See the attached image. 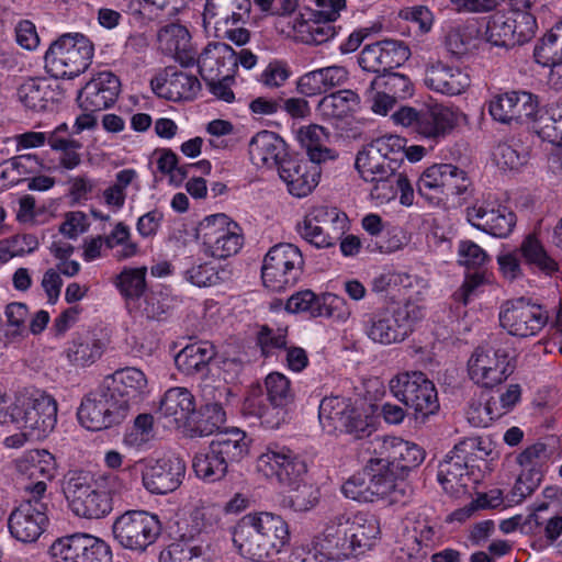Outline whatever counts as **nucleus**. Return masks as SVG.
Here are the masks:
<instances>
[{
	"instance_id": "dca6fc26",
	"label": "nucleus",
	"mask_w": 562,
	"mask_h": 562,
	"mask_svg": "<svg viewBox=\"0 0 562 562\" xmlns=\"http://www.w3.org/2000/svg\"><path fill=\"white\" fill-rule=\"evenodd\" d=\"M71 512L81 518L99 519L112 510V498L88 475H72L65 487Z\"/></svg>"
},
{
	"instance_id": "393cba45",
	"label": "nucleus",
	"mask_w": 562,
	"mask_h": 562,
	"mask_svg": "<svg viewBox=\"0 0 562 562\" xmlns=\"http://www.w3.org/2000/svg\"><path fill=\"white\" fill-rule=\"evenodd\" d=\"M465 114L454 105L431 103L420 109L417 135L438 143L465 121Z\"/></svg>"
},
{
	"instance_id": "5701e85b",
	"label": "nucleus",
	"mask_w": 562,
	"mask_h": 562,
	"mask_svg": "<svg viewBox=\"0 0 562 562\" xmlns=\"http://www.w3.org/2000/svg\"><path fill=\"white\" fill-rule=\"evenodd\" d=\"M520 473L510 491L509 504H520L540 484L548 469L550 452L542 442L527 447L517 456Z\"/></svg>"
},
{
	"instance_id": "c756f323",
	"label": "nucleus",
	"mask_w": 562,
	"mask_h": 562,
	"mask_svg": "<svg viewBox=\"0 0 562 562\" xmlns=\"http://www.w3.org/2000/svg\"><path fill=\"white\" fill-rule=\"evenodd\" d=\"M423 81L429 90L449 97L462 94L471 85L464 68L439 60L426 65Z\"/></svg>"
},
{
	"instance_id": "680f3d73",
	"label": "nucleus",
	"mask_w": 562,
	"mask_h": 562,
	"mask_svg": "<svg viewBox=\"0 0 562 562\" xmlns=\"http://www.w3.org/2000/svg\"><path fill=\"white\" fill-rule=\"evenodd\" d=\"M191 0H133L131 10L150 18H171L183 10Z\"/></svg>"
},
{
	"instance_id": "6e6d98bb",
	"label": "nucleus",
	"mask_w": 562,
	"mask_h": 562,
	"mask_svg": "<svg viewBox=\"0 0 562 562\" xmlns=\"http://www.w3.org/2000/svg\"><path fill=\"white\" fill-rule=\"evenodd\" d=\"M158 42L164 52L175 55L178 59L193 60L191 55V35L180 24H168L158 33Z\"/></svg>"
},
{
	"instance_id": "052dcab7",
	"label": "nucleus",
	"mask_w": 562,
	"mask_h": 562,
	"mask_svg": "<svg viewBox=\"0 0 562 562\" xmlns=\"http://www.w3.org/2000/svg\"><path fill=\"white\" fill-rule=\"evenodd\" d=\"M341 560L336 549L325 547L324 531L310 543L293 548L290 562H334Z\"/></svg>"
},
{
	"instance_id": "6e6552de",
	"label": "nucleus",
	"mask_w": 562,
	"mask_h": 562,
	"mask_svg": "<svg viewBox=\"0 0 562 562\" xmlns=\"http://www.w3.org/2000/svg\"><path fill=\"white\" fill-rule=\"evenodd\" d=\"M391 394L414 413L416 422L425 423L439 412L437 389L420 371H404L389 382Z\"/></svg>"
},
{
	"instance_id": "bb28decb",
	"label": "nucleus",
	"mask_w": 562,
	"mask_h": 562,
	"mask_svg": "<svg viewBox=\"0 0 562 562\" xmlns=\"http://www.w3.org/2000/svg\"><path fill=\"white\" fill-rule=\"evenodd\" d=\"M368 473L370 480V503L384 502L389 505L403 501L404 481L400 480L383 457L370 456L368 458Z\"/></svg>"
},
{
	"instance_id": "13d9d810",
	"label": "nucleus",
	"mask_w": 562,
	"mask_h": 562,
	"mask_svg": "<svg viewBox=\"0 0 562 562\" xmlns=\"http://www.w3.org/2000/svg\"><path fill=\"white\" fill-rule=\"evenodd\" d=\"M355 166L360 177L367 182L386 177L395 169L370 143L359 150Z\"/></svg>"
},
{
	"instance_id": "39448f33",
	"label": "nucleus",
	"mask_w": 562,
	"mask_h": 562,
	"mask_svg": "<svg viewBox=\"0 0 562 562\" xmlns=\"http://www.w3.org/2000/svg\"><path fill=\"white\" fill-rule=\"evenodd\" d=\"M424 315L423 306L413 302H406L403 306H387L366 314L362 330L373 344L396 345L409 337Z\"/></svg>"
},
{
	"instance_id": "7ed1b4c3",
	"label": "nucleus",
	"mask_w": 562,
	"mask_h": 562,
	"mask_svg": "<svg viewBox=\"0 0 562 562\" xmlns=\"http://www.w3.org/2000/svg\"><path fill=\"white\" fill-rule=\"evenodd\" d=\"M324 540L341 560L364 557L380 543V520L367 510L336 515L324 529Z\"/></svg>"
},
{
	"instance_id": "9d476101",
	"label": "nucleus",
	"mask_w": 562,
	"mask_h": 562,
	"mask_svg": "<svg viewBox=\"0 0 562 562\" xmlns=\"http://www.w3.org/2000/svg\"><path fill=\"white\" fill-rule=\"evenodd\" d=\"M195 236L202 251L215 259L236 255L244 244L240 226L224 213L203 217L198 224Z\"/></svg>"
},
{
	"instance_id": "a19ab883",
	"label": "nucleus",
	"mask_w": 562,
	"mask_h": 562,
	"mask_svg": "<svg viewBox=\"0 0 562 562\" xmlns=\"http://www.w3.org/2000/svg\"><path fill=\"white\" fill-rule=\"evenodd\" d=\"M250 0H206L203 21L205 25L214 23L215 31H222V25L244 24L250 13Z\"/></svg>"
},
{
	"instance_id": "f3484780",
	"label": "nucleus",
	"mask_w": 562,
	"mask_h": 562,
	"mask_svg": "<svg viewBox=\"0 0 562 562\" xmlns=\"http://www.w3.org/2000/svg\"><path fill=\"white\" fill-rule=\"evenodd\" d=\"M125 415L124 404H120L103 384L83 397L77 412L80 425L91 431L120 424Z\"/></svg>"
},
{
	"instance_id": "de8ad7c7",
	"label": "nucleus",
	"mask_w": 562,
	"mask_h": 562,
	"mask_svg": "<svg viewBox=\"0 0 562 562\" xmlns=\"http://www.w3.org/2000/svg\"><path fill=\"white\" fill-rule=\"evenodd\" d=\"M326 206H312L296 224L297 234L316 248L333 247V238L329 237V232L319 225L326 224Z\"/></svg>"
},
{
	"instance_id": "7c9ffc66",
	"label": "nucleus",
	"mask_w": 562,
	"mask_h": 562,
	"mask_svg": "<svg viewBox=\"0 0 562 562\" xmlns=\"http://www.w3.org/2000/svg\"><path fill=\"white\" fill-rule=\"evenodd\" d=\"M102 384L114 394L120 404H124L125 412L131 404L138 403L149 393L145 373L135 367L116 370Z\"/></svg>"
},
{
	"instance_id": "4be33fe9",
	"label": "nucleus",
	"mask_w": 562,
	"mask_h": 562,
	"mask_svg": "<svg viewBox=\"0 0 562 562\" xmlns=\"http://www.w3.org/2000/svg\"><path fill=\"white\" fill-rule=\"evenodd\" d=\"M493 120L503 124H527L533 130L540 109L535 95L525 91L494 94L488 101Z\"/></svg>"
},
{
	"instance_id": "412c9836",
	"label": "nucleus",
	"mask_w": 562,
	"mask_h": 562,
	"mask_svg": "<svg viewBox=\"0 0 562 562\" xmlns=\"http://www.w3.org/2000/svg\"><path fill=\"white\" fill-rule=\"evenodd\" d=\"M49 553L55 562H112V551L105 541L81 532L55 540Z\"/></svg>"
},
{
	"instance_id": "f704fd0d",
	"label": "nucleus",
	"mask_w": 562,
	"mask_h": 562,
	"mask_svg": "<svg viewBox=\"0 0 562 562\" xmlns=\"http://www.w3.org/2000/svg\"><path fill=\"white\" fill-rule=\"evenodd\" d=\"M459 446L448 453L438 468V481L442 488L450 495L459 497L474 487L476 480L461 456L458 454Z\"/></svg>"
},
{
	"instance_id": "8fccbe9b",
	"label": "nucleus",
	"mask_w": 562,
	"mask_h": 562,
	"mask_svg": "<svg viewBox=\"0 0 562 562\" xmlns=\"http://www.w3.org/2000/svg\"><path fill=\"white\" fill-rule=\"evenodd\" d=\"M215 350L209 341H198L182 348L175 357L179 371L187 375L204 371L214 358Z\"/></svg>"
},
{
	"instance_id": "4c0bfd02",
	"label": "nucleus",
	"mask_w": 562,
	"mask_h": 562,
	"mask_svg": "<svg viewBox=\"0 0 562 562\" xmlns=\"http://www.w3.org/2000/svg\"><path fill=\"white\" fill-rule=\"evenodd\" d=\"M196 64L203 80L217 79L237 68L236 53L225 43H209L199 55Z\"/></svg>"
},
{
	"instance_id": "3c124183",
	"label": "nucleus",
	"mask_w": 562,
	"mask_h": 562,
	"mask_svg": "<svg viewBox=\"0 0 562 562\" xmlns=\"http://www.w3.org/2000/svg\"><path fill=\"white\" fill-rule=\"evenodd\" d=\"M479 33L475 21L452 22L446 32V48L454 56H463L476 47Z\"/></svg>"
},
{
	"instance_id": "58836bf2",
	"label": "nucleus",
	"mask_w": 562,
	"mask_h": 562,
	"mask_svg": "<svg viewBox=\"0 0 562 562\" xmlns=\"http://www.w3.org/2000/svg\"><path fill=\"white\" fill-rule=\"evenodd\" d=\"M359 95L349 89L338 90L324 95L315 108L316 115L331 125L346 122L358 110Z\"/></svg>"
},
{
	"instance_id": "ea45409f",
	"label": "nucleus",
	"mask_w": 562,
	"mask_h": 562,
	"mask_svg": "<svg viewBox=\"0 0 562 562\" xmlns=\"http://www.w3.org/2000/svg\"><path fill=\"white\" fill-rule=\"evenodd\" d=\"M536 61L550 67L549 80L555 89H562V22L552 27L535 47Z\"/></svg>"
},
{
	"instance_id": "a211bd4d",
	"label": "nucleus",
	"mask_w": 562,
	"mask_h": 562,
	"mask_svg": "<svg viewBox=\"0 0 562 562\" xmlns=\"http://www.w3.org/2000/svg\"><path fill=\"white\" fill-rule=\"evenodd\" d=\"M464 170L452 164H436L423 171L417 190L432 205H438L450 195H460L467 190Z\"/></svg>"
},
{
	"instance_id": "49530a36",
	"label": "nucleus",
	"mask_w": 562,
	"mask_h": 562,
	"mask_svg": "<svg viewBox=\"0 0 562 562\" xmlns=\"http://www.w3.org/2000/svg\"><path fill=\"white\" fill-rule=\"evenodd\" d=\"M329 134L318 124L302 126L296 131V139L306 149L310 160L316 164L336 158L335 150L327 147Z\"/></svg>"
},
{
	"instance_id": "9b49d317",
	"label": "nucleus",
	"mask_w": 562,
	"mask_h": 562,
	"mask_svg": "<svg viewBox=\"0 0 562 562\" xmlns=\"http://www.w3.org/2000/svg\"><path fill=\"white\" fill-rule=\"evenodd\" d=\"M537 31L532 13L514 8L490 15L485 25V41L492 46L508 47L530 41Z\"/></svg>"
},
{
	"instance_id": "0eeeda50",
	"label": "nucleus",
	"mask_w": 562,
	"mask_h": 562,
	"mask_svg": "<svg viewBox=\"0 0 562 562\" xmlns=\"http://www.w3.org/2000/svg\"><path fill=\"white\" fill-rule=\"evenodd\" d=\"M318 418L324 431H346L357 438L369 436L374 425L370 406L341 396L324 397Z\"/></svg>"
},
{
	"instance_id": "a878e982",
	"label": "nucleus",
	"mask_w": 562,
	"mask_h": 562,
	"mask_svg": "<svg viewBox=\"0 0 562 562\" xmlns=\"http://www.w3.org/2000/svg\"><path fill=\"white\" fill-rule=\"evenodd\" d=\"M195 408V397L191 391L175 386L161 396L157 414L165 427L179 429L188 435Z\"/></svg>"
},
{
	"instance_id": "1a4fd4ad",
	"label": "nucleus",
	"mask_w": 562,
	"mask_h": 562,
	"mask_svg": "<svg viewBox=\"0 0 562 562\" xmlns=\"http://www.w3.org/2000/svg\"><path fill=\"white\" fill-rule=\"evenodd\" d=\"M11 418L19 428L30 429L36 440L43 439L57 424V403L45 391L27 389L16 397Z\"/></svg>"
},
{
	"instance_id": "f8f14e48",
	"label": "nucleus",
	"mask_w": 562,
	"mask_h": 562,
	"mask_svg": "<svg viewBox=\"0 0 562 562\" xmlns=\"http://www.w3.org/2000/svg\"><path fill=\"white\" fill-rule=\"evenodd\" d=\"M303 265L304 259L299 247L288 243L274 245L263 259L262 282L272 291H282L297 282Z\"/></svg>"
},
{
	"instance_id": "aec40b11",
	"label": "nucleus",
	"mask_w": 562,
	"mask_h": 562,
	"mask_svg": "<svg viewBox=\"0 0 562 562\" xmlns=\"http://www.w3.org/2000/svg\"><path fill=\"white\" fill-rule=\"evenodd\" d=\"M49 526L48 506L43 496L30 495L16 506L8 518L12 538L22 543H34Z\"/></svg>"
},
{
	"instance_id": "20e7f679",
	"label": "nucleus",
	"mask_w": 562,
	"mask_h": 562,
	"mask_svg": "<svg viewBox=\"0 0 562 562\" xmlns=\"http://www.w3.org/2000/svg\"><path fill=\"white\" fill-rule=\"evenodd\" d=\"M251 440L245 431L231 428L212 440L209 447L196 452L192 469L198 479L205 483H215L225 477L228 464L244 459Z\"/></svg>"
},
{
	"instance_id": "e433bc0d",
	"label": "nucleus",
	"mask_w": 562,
	"mask_h": 562,
	"mask_svg": "<svg viewBox=\"0 0 562 562\" xmlns=\"http://www.w3.org/2000/svg\"><path fill=\"white\" fill-rule=\"evenodd\" d=\"M346 67L333 65L317 68L300 76L296 80V91L303 97L312 98L340 87L348 80Z\"/></svg>"
},
{
	"instance_id": "4468645a",
	"label": "nucleus",
	"mask_w": 562,
	"mask_h": 562,
	"mask_svg": "<svg viewBox=\"0 0 562 562\" xmlns=\"http://www.w3.org/2000/svg\"><path fill=\"white\" fill-rule=\"evenodd\" d=\"M133 467L140 473L144 488L156 495L176 491L182 484L186 474V463L176 456L142 458L134 461Z\"/></svg>"
},
{
	"instance_id": "4d7b16f0",
	"label": "nucleus",
	"mask_w": 562,
	"mask_h": 562,
	"mask_svg": "<svg viewBox=\"0 0 562 562\" xmlns=\"http://www.w3.org/2000/svg\"><path fill=\"white\" fill-rule=\"evenodd\" d=\"M533 132L543 142L562 147V103H552L540 110Z\"/></svg>"
},
{
	"instance_id": "b1692460",
	"label": "nucleus",
	"mask_w": 562,
	"mask_h": 562,
	"mask_svg": "<svg viewBox=\"0 0 562 562\" xmlns=\"http://www.w3.org/2000/svg\"><path fill=\"white\" fill-rule=\"evenodd\" d=\"M469 224L496 238H506L516 225V215L496 199L477 200L467 209Z\"/></svg>"
},
{
	"instance_id": "774afa93",
	"label": "nucleus",
	"mask_w": 562,
	"mask_h": 562,
	"mask_svg": "<svg viewBox=\"0 0 562 562\" xmlns=\"http://www.w3.org/2000/svg\"><path fill=\"white\" fill-rule=\"evenodd\" d=\"M265 386L268 400L273 406H285L293 398L291 382L283 373H269L265 379Z\"/></svg>"
},
{
	"instance_id": "338daca9",
	"label": "nucleus",
	"mask_w": 562,
	"mask_h": 562,
	"mask_svg": "<svg viewBox=\"0 0 562 562\" xmlns=\"http://www.w3.org/2000/svg\"><path fill=\"white\" fill-rule=\"evenodd\" d=\"M366 465L362 471H359L348 477L341 485V493L346 498L358 503H370V480L368 473V459L362 457Z\"/></svg>"
},
{
	"instance_id": "cd10ccee",
	"label": "nucleus",
	"mask_w": 562,
	"mask_h": 562,
	"mask_svg": "<svg viewBox=\"0 0 562 562\" xmlns=\"http://www.w3.org/2000/svg\"><path fill=\"white\" fill-rule=\"evenodd\" d=\"M362 448L374 452L379 449V456L383 457L391 464L401 470H411L417 468L425 459L424 449L417 443L404 440L400 437H374L369 441L361 443Z\"/></svg>"
},
{
	"instance_id": "37998d69",
	"label": "nucleus",
	"mask_w": 562,
	"mask_h": 562,
	"mask_svg": "<svg viewBox=\"0 0 562 562\" xmlns=\"http://www.w3.org/2000/svg\"><path fill=\"white\" fill-rule=\"evenodd\" d=\"M374 186L370 191L372 202L380 206L390 203L400 196L403 206H411L414 203V189L404 173L392 170L391 175L373 181Z\"/></svg>"
},
{
	"instance_id": "a18cd8bd",
	"label": "nucleus",
	"mask_w": 562,
	"mask_h": 562,
	"mask_svg": "<svg viewBox=\"0 0 562 562\" xmlns=\"http://www.w3.org/2000/svg\"><path fill=\"white\" fill-rule=\"evenodd\" d=\"M517 249L522 262L532 272L552 277L559 271V262L535 233L526 235Z\"/></svg>"
},
{
	"instance_id": "e2e57ef3",
	"label": "nucleus",
	"mask_w": 562,
	"mask_h": 562,
	"mask_svg": "<svg viewBox=\"0 0 562 562\" xmlns=\"http://www.w3.org/2000/svg\"><path fill=\"white\" fill-rule=\"evenodd\" d=\"M105 246L115 250L119 259H127L137 255L139 247L131 237L130 227L123 222L115 224L113 229L105 236Z\"/></svg>"
},
{
	"instance_id": "c03bdc74",
	"label": "nucleus",
	"mask_w": 562,
	"mask_h": 562,
	"mask_svg": "<svg viewBox=\"0 0 562 562\" xmlns=\"http://www.w3.org/2000/svg\"><path fill=\"white\" fill-rule=\"evenodd\" d=\"M402 288L407 302L422 301L428 292V281L417 274L406 272L385 271L374 278L372 290L376 293Z\"/></svg>"
},
{
	"instance_id": "f257e3e1",
	"label": "nucleus",
	"mask_w": 562,
	"mask_h": 562,
	"mask_svg": "<svg viewBox=\"0 0 562 562\" xmlns=\"http://www.w3.org/2000/svg\"><path fill=\"white\" fill-rule=\"evenodd\" d=\"M257 473L270 482H277L290 491V506L296 512L311 509L317 497L312 486L304 484L307 467L302 457L285 445H266L256 460Z\"/></svg>"
},
{
	"instance_id": "603ef678",
	"label": "nucleus",
	"mask_w": 562,
	"mask_h": 562,
	"mask_svg": "<svg viewBox=\"0 0 562 562\" xmlns=\"http://www.w3.org/2000/svg\"><path fill=\"white\" fill-rule=\"evenodd\" d=\"M55 92L43 78H30L18 89L19 101L29 110L41 112L54 103Z\"/></svg>"
},
{
	"instance_id": "ddd939ff",
	"label": "nucleus",
	"mask_w": 562,
	"mask_h": 562,
	"mask_svg": "<svg viewBox=\"0 0 562 562\" xmlns=\"http://www.w3.org/2000/svg\"><path fill=\"white\" fill-rule=\"evenodd\" d=\"M114 539L125 549L144 552L161 531L158 517L146 510H127L112 526Z\"/></svg>"
},
{
	"instance_id": "79ce46f5",
	"label": "nucleus",
	"mask_w": 562,
	"mask_h": 562,
	"mask_svg": "<svg viewBox=\"0 0 562 562\" xmlns=\"http://www.w3.org/2000/svg\"><path fill=\"white\" fill-rule=\"evenodd\" d=\"M232 391L228 386L218 389V394L214 396L215 402L207 403L194 412V417L190 426L188 436L204 437L220 430L226 423V412L223 408L222 398L227 401Z\"/></svg>"
},
{
	"instance_id": "423d86ee",
	"label": "nucleus",
	"mask_w": 562,
	"mask_h": 562,
	"mask_svg": "<svg viewBox=\"0 0 562 562\" xmlns=\"http://www.w3.org/2000/svg\"><path fill=\"white\" fill-rule=\"evenodd\" d=\"M94 45L85 34L65 33L54 41L45 54V68L56 79H71L92 63Z\"/></svg>"
},
{
	"instance_id": "09e8293b",
	"label": "nucleus",
	"mask_w": 562,
	"mask_h": 562,
	"mask_svg": "<svg viewBox=\"0 0 562 562\" xmlns=\"http://www.w3.org/2000/svg\"><path fill=\"white\" fill-rule=\"evenodd\" d=\"M106 340L97 333H89L74 339L65 350L66 358L75 366L94 363L104 352Z\"/></svg>"
},
{
	"instance_id": "f03ea898",
	"label": "nucleus",
	"mask_w": 562,
	"mask_h": 562,
	"mask_svg": "<svg viewBox=\"0 0 562 562\" xmlns=\"http://www.w3.org/2000/svg\"><path fill=\"white\" fill-rule=\"evenodd\" d=\"M233 542L244 558L262 561L288 547L289 525L280 515L273 513H250L235 526Z\"/></svg>"
},
{
	"instance_id": "c85d7f7f",
	"label": "nucleus",
	"mask_w": 562,
	"mask_h": 562,
	"mask_svg": "<svg viewBox=\"0 0 562 562\" xmlns=\"http://www.w3.org/2000/svg\"><path fill=\"white\" fill-rule=\"evenodd\" d=\"M411 56L409 47L402 41L384 40L364 46L358 63L370 72H380L402 66Z\"/></svg>"
},
{
	"instance_id": "bf43d9fd",
	"label": "nucleus",
	"mask_w": 562,
	"mask_h": 562,
	"mask_svg": "<svg viewBox=\"0 0 562 562\" xmlns=\"http://www.w3.org/2000/svg\"><path fill=\"white\" fill-rule=\"evenodd\" d=\"M155 437L154 417L150 414H139L133 424L126 428L122 443L130 450L139 452L149 448Z\"/></svg>"
},
{
	"instance_id": "5fc2aeb1",
	"label": "nucleus",
	"mask_w": 562,
	"mask_h": 562,
	"mask_svg": "<svg viewBox=\"0 0 562 562\" xmlns=\"http://www.w3.org/2000/svg\"><path fill=\"white\" fill-rule=\"evenodd\" d=\"M548 509L549 504L546 502L535 504L524 529L533 536L543 535L548 541L553 542L562 535V516H547Z\"/></svg>"
},
{
	"instance_id": "0e129e2a",
	"label": "nucleus",
	"mask_w": 562,
	"mask_h": 562,
	"mask_svg": "<svg viewBox=\"0 0 562 562\" xmlns=\"http://www.w3.org/2000/svg\"><path fill=\"white\" fill-rule=\"evenodd\" d=\"M316 315L317 317H327L337 324H345L350 319L352 310L342 296L327 292L321 296L319 308Z\"/></svg>"
},
{
	"instance_id": "72a5a7b5",
	"label": "nucleus",
	"mask_w": 562,
	"mask_h": 562,
	"mask_svg": "<svg viewBox=\"0 0 562 562\" xmlns=\"http://www.w3.org/2000/svg\"><path fill=\"white\" fill-rule=\"evenodd\" d=\"M150 86L156 95L173 102L193 99L201 88L196 77L172 67L157 74Z\"/></svg>"
},
{
	"instance_id": "6ab92c4d",
	"label": "nucleus",
	"mask_w": 562,
	"mask_h": 562,
	"mask_svg": "<svg viewBox=\"0 0 562 562\" xmlns=\"http://www.w3.org/2000/svg\"><path fill=\"white\" fill-rule=\"evenodd\" d=\"M549 321L548 312L526 297L506 301L499 312L501 326L512 336H536Z\"/></svg>"
},
{
	"instance_id": "864d4df0",
	"label": "nucleus",
	"mask_w": 562,
	"mask_h": 562,
	"mask_svg": "<svg viewBox=\"0 0 562 562\" xmlns=\"http://www.w3.org/2000/svg\"><path fill=\"white\" fill-rule=\"evenodd\" d=\"M146 273V267H126L116 277L115 286L125 299L130 312H133L145 294Z\"/></svg>"
},
{
	"instance_id": "c9c22d12",
	"label": "nucleus",
	"mask_w": 562,
	"mask_h": 562,
	"mask_svg": "<svg viewBox=\"0 0 562 562\" xmlns=\"http://www.w3.org/2000/svg\"><path fill=\"white\" fill-rule=\"evenodd\" d=\"M251 162L259 168H281L289 159L286 144L282 137L271 131H260L249 143Z\"/></svg>"
},
{
	"instance_id": "2f4dec72",
	"label": "nucleus",
	"mask_w": 562,
	"mask_h": 562,
	"mask_svg": "<svg viewBox=\"0 0 562 562\" xmlns=\"http://www.w3.org/2000/svg\"><path fill=\"white\" fill-rule=\"evenodd\" d=\"M288 192L295 198L310 195L318 186L322 175L319 164L305 159H291L281 165L278 171Z\"/></svg>"
},
{
	"instance_id": "473e14b6",
	"label": "nucleus",
	"mask_w": 562,
	"mask_h": 562,
	"mask_svg": "<svg viewBox=\"0 0 562 562\" xmlns=\"http://www.w3.org/2000/svg\"><path fill=\"white\" fill-rule=\"evenodd\" d=\"M18 472L34 483L26 486L25 490L33 496H44L47 485L56 473V461L54 456L47 450L26 451L16 462Z\"/></svg>"
},
{
	"instance_id": "2eb2a0df",
	"label": "nucleus",
	"mask_w": 562,
	"mask_h": 562,
	"mask_svg": "<svg viewBox=\"0 0 562 562\" xmlns=\"http://www.w3.org/2000/svg\"><path fill=\"white\" fill-rule=\"evenodd\" d=\"M510 362L512 359L504 348L479 346L467 363L469 379L480 387L493 389L513 373Z\"/></svg>"
},
{
	"instance_id": "69168bd1",
	"label": "nucleus",
	"mask_w": 562,
	"mask_h": 562,
	"mask_svg": "<svg viewBox=\"0 0 562 562\" xmlns=\"http://www.w3.org/2000/svg\"><path fill=\"white\" fill-rule=\"evenodd\" d=\"M312 21L306 19L303 13L293 11L286 14V18L277 19L276 30L283 36L304 44Z\"/></svg>"
}]
</instances>
